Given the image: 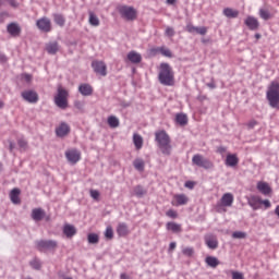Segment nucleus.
Wrapping results in <instances>:
<instances>
[{
    "mask_svg": "<svg viewBox=\"0 0 279 279\" xmlns=\"http://www.w3.org/2000/svg\"><path fill=\"white\" fill-rule=\"evenodd\" d=\"M155 141L157 147L160 149L163 156H171L173 151V146L171 145V137L167 134V131H158L155 133Z\"/></svg>",
    "mask_w": 279,
    "mask_h": 279,
    "instance_id": "1",
    "label": "nucleus"
},
{
    "mask_svg": "<svg viewBox=\"0 0 279 279\" xmlns=\"http://www.w3.org/2000/svg\"><path fill=\"white\" fill-rule=\"evenodd\" d=\"M158 80L162 86H173L174 84V74L173 69L169 63H161L158 74Z\"/></svg>",
    "mask_w": 279,
    "mask_h": 279,
    "instance_id": "2",
    "label": "nucleus"
},
{
    "mask_svg": "<svg viewBox=\"0 0 279 279\" xmlns=\"http://www.w3.org/2000/svg\"><path fill=\"white\" fill-rule=\"evenodd\" d=\"M266 99L269 102L270 108H277L279 110V84L271 83L266 93Z\"/></svg>",
    "mask_w": 279,
    "mask_h": 279,
    "instance_id": "3",
    "label": "nucleus"
},
{
    "mask_svg": "<svg viewBox=\"0 0 279 279\" xmlns=\"http://www.w3.org/2000/svg\"><path fill=\"white\" fill-rule=\"evenodd\" d=\"M66 97H69V92L62 87H58V93L54 96V104L58 108H61V110H65V108L69 107Z\"/></svg>",
    "mask_w": 279,
    "mask_h": 279,
    "instance_id": "4",
    "label": "nucleus"
},
{
    "mask_svg": "<svg viewBox=\"0 0 279 279\" xmlns=\"http://www.w3.org/2000/svg\"><path fill=\"white\" fill-rule=\"evenodd\" d=\"M192 165L206 170L215 169V163L210 159L203 157L201 154H196L192 157Z\"/></svg>",
    "mask_w": 279,
    "mask_h": 279,
    "instance_id": "5",
    "label": "nucleus"
},
{
    "mask_svg": "<svg viewBox=\"0 0 279 279\" xmlns=\"http://www.w3.org/2000/svg\"><path fill=\"white\" fill-rule=\"evenodd\" d=\"M118 12L125 21H135L137 16L136 9L133 7L120 5L118 7Z\"/></svg>",
    "mask_w": 279,
    "mask_h": 279,
    "instance_id": "6",
    "label": "nucleus"
},
{
    "mask_svg": "<svg viewBox=\"0 0 279 279\" xmlns=\"http://www.w3.org/2000/svg\"><path fill=\"white\" fill-rule=\"evenodd\" d=\"M36 27L37 29H39V32H43L44 34H49V32L53 29L51 26V20L46 16L40 17L36 21Z\"/></svg>",
    "mask_w": 279,
    "mask_h": 279,
    "instance_id": "7",
    "label": "nucleus"
},
{
    "mask_svg": "<svg viewBox=\"0 0 279 279\" xmlns=\"http://www.w3.org/2000/svg\"><path fill=\"white\" fill-rule=\"evenodd\" d=\"M35 245L39 252H43L45 250H56L58 242L56 240H38Z\"/></svg>",
    "mask_w": 279,
    "mask_h": 279,
    "instance_id": "8",
    "label": "nucleus"
},
{
    "mask_svg": "<svg viewBox=\"0 0 279 279\" xmlns=\"http://www.w3.org/2000/svg\"><path fill=\"white\" fill-rule=\"evenodd\" d=\"M65 158L70 165H77L82 160V153L76 148H71L65 151Z\"/></svg>",
    "mask_w": 279,
    "mask_h": 279,
    "instance_id": "9",
    "label": "nucleus"
},
{
    "mask_svg": "<svg viewBox=\"0 0 279 279\" xmlns=\"http://www.w3.org/2000/svg\"><path fill=\"white\" fill-rule=\"evenodd\" d=\"M92 68L94 69L95 73H97L98 75H102V77H106V75L108 74V68L106 66V63L104 61H93Z\"/></svg>",
    "mask_w": 279,
    "mask_h": 279,
    "instance_id": "10",
    "label": "nucleus"
},
{
    "mask_svg": "<svg viewBox=\"0 0 279 279\" xmlns=\"http://www.w3.org/2000/svg\"><path fill=\"white\" fill-rule=\"evenodd\" d=\"M22 97L28 104H38V93L34 90H25L22 93Z\"/></svg>",
    "mask_w": 279,
    "mask_h": 279,
    "instance_id": "11",
    "label": "nucleus"
},
{
    "mask_svg": "<svg viewBox=\"0 0 279 279\" xmlns=\"http://www.w3.org/2000/svg\"><path fill=\"white\" fill-rule=\"evenodd\" d=\"M205 245H207L209 250H217L219 247V241L216 235L207 234L205 235Z\"/></svg>",
    "mask_w": 279,
    "mask_h": 279,
    "instance_id": "12",
    "label": "nucleus"
},
{
    "mask_svg": "<svg viewBox=\"0 0 279 279\" xmlns=\"http://www.w3.org/2000/svg\"><path fill=\"white\" fill-rule=\"evenodd\" d=\"M69 132H71V126H69V124H66V122H62L56 129V134H57V136H59V138H64V136H66V134H69Z\"/></svg>",
    "mask_w": 279,
    "mask_h": 279,
    "instance_id": "13",
    "label": "nucleus"
},
{
    "mask_svg": "<svg viewBox=\"0 0 279 279\" xmlns=\"http://www.w3.org/2000/svg\"><path fill=\"white\" fill-rule=\"evenodd\" d=\"M7 32L10 36H21V25L16 22L8 24Z\"/></svg>",
    "mask_w": 279,
    "mask_h": 279,
    "instance_id": "14",
    "label": "nucleus"
},
{
    "mask_svg": "<svg viewBox=\"0 0 279 279\" xmlns=\"http://www.w3.org/2000/svg\"><path fill=\"white\" fill-rule=\"evenodd\" d=\"M46 51L50 56H56L60 51V44L58 41H50L46 44Z\"/></svg>",
    "mask_w": 279,
    "mask_h": 279,
    "instance_id": "15",
    "label": "nucleus"
},
{
    "mask_svg": "<svg viewBox=\"0 0 279 279\" xmlns=\"http://www.w3.org/2000/svg\"><path fill=\"white\" fill-rule=\"evenodd\" d=\"M220 202H221V206H225L226 208H230V206L234 204V195H232V193H226L222 195Z\"/></svg>",
    "mask_w": 279,
    "mask_h": 279,
    "instance_id": "16",
    "label": "nucleus"
},
{
    "mask_svg": "<svg viewBox=\"0 0 279 279\" xmlns=\"http://www.w3.org/2000/svg\"><path fill=\"white\" fill-rule=\"evenodd\" d=\"M128 60L131 61L132 64H141L143 57L141 53L132 50L128 53Z\"/></svg>",
    "mask_w": 279,
    "mask_h": 279,
    "instance_id": "17",
    "label": "nucleus"
},
{
    "mask_svg": "<svg viewBox=\"0 0 279 279\" xmlns=\"http://www.w3.org/2000/svg\"><path fill=\"white\" fill-rule=\"evenodd\" d=\"M31 217L34 221H43L45 219V210L43 208H35L32 210Z\"/></svg>",
    "mask_w": 279,
    "mask_h": 279,
    "instance_id": "18",
    "label": "nucleus"
},
{
    "mask_svg": "<svg viewBox=\"0 0 279 279\" xmlns=\"http://www.w3.org/2000/svg\"><path fill=\"white\" fill-rule=\"evenodd\" d=\"M63 234H65L68 239H73V236L77 234V229H75L73 225H65L63 226Z\"/></svg>",
    "mask_w": 279,
    "mask_h": 279,
    "instance_id": "19",
    "label": "nucleus"
},
{
    "mask_svg": "<svg viewBox=\"0 0 279 279\" xmlns=\"http://www.w3.org/2000/svg\"><path fill=\"white\" fill-rule=\"evenodd\" d=\"M78 92L81 95H83V97H90V95H93V86L88 84H82L78 86Z\"/></svg>",
    "mask_w": 279,
    "mask_h": 279,
    "instance_id": "20",
    "label": "nucleus"
},
{
    "mask_svg": "<svg viewBox=\"0 0 279 279\" xmlns=\"http://www.w3.org/2000/svg\"><path fill=\"white\" fill-rule=\"evenodd\" d=\"M257 190L263 195H269V193H271V187L269 186V184L267 182H263V181L257 183Z\"/></svg>",
    "mask_w": 279,
    "mask_h": 279,
    "instance_id": "21",
    "label": "nucleus"
},
{
    "mask_svg": "<svg viewBox=\"0 0 279 279\" xmlns=\"http://www.w3.org/2000/svg\"><path fill=\"white\" fill-rule=\"evenodd\" d=\"M175 203H172L173 206H185V204H189V197L184 194H177L174 196Z\"/></svg>",
    "mask_w": 279,
    "mask_h": 279,
    "instance_id": "22",
    "label": "nucleus"
},
{
    "mask_svg": "<svg viewBox=\"0 0 279 279\" xmlns=\"http://www.w3.org/2000/svg\"><path fill=\"white\" fill-rule=\"evenodd\" d=\"M225 165L227 167H236L239 165V157L232 154L227 155Z\"/></svg>",
    "mask_w": 279,
    "mask_h": 279,
    "instance_id": "23",
    "label": "nucleus"
},
{
    "mask_svg": "<svg viewBox=\"0 0 279 279\" xmlns=\"http://www.w3.org/2000/svg\"><path fill=\"white\" fill-rule=\"evenodd\" d=\"M260 198L259 196H251L248 198V206L253 208V210H258L260 208Z\"/></svg>",
    "mask_w": 279,
    "mask_h": 279,
    "instance_id": "24",
    "label": "nucleus"
},
{
    "mask_svg": "<svg viewBox=\"0 0 279 279\" xmlns=\"http://www.w3.org/2000/svg\"><path fill=\"white\" fill-rule=\"evenodd\" d=\"M245 25H247L248 29H258V20L254 16H248L245 20Z\"/></svg>",
    "mask_w": 279,
    "mask_h": 279,
    "instance_id": "25",
    "label": "nucleus"
},
{
    "mask_svg": "<svg viewBox=\"0 0 279 279\" xmlns=\"http://www.w3.org/2000/svg\"><path fill=\"white\" fill-rule=\"evenodd\" d=\"M21 195V190L13 189L10 193V199L13 204H21V198L19 197Z\"/></svg>",
    "mask_w": 279,
    "mask_h": 279,
    "instance_id": "26",
    "label": "nucleus"
},
{
    "mask_svg": "<svg viewBox=\"0 0 279 279\" xmlns=\"http://www.w3.org/2000/svg\"><path fill=\"white\" fill-rule=\"evenodd\" d=\"M205 263L206 265H208V267H211L213 269H215L219 265V259L215 256H207L205 258Z\"/></svg>",
    "mask_w": 279,
    "mask_h": 279,
    "instance_id": "27",
    "label": "nucleus"
},
{
    "mask_svg": "<svg viewBox=\"0 0 279 279\" xmlns=\"http://www.w3.org/2000/svg\"><path fill=\"white\" fill-rule=\"evenodd\" d=\"M133 167L134 169H136V171L143 173V171H145V160H143L142 158L135 159L133 161Z\"/></svg>",
    "mask_w": 279,
    "mask_h": 279,
    "instance_id": "28",
    "label": "nucleus"
},
{
    "mask_svg": "<svg viewBox=\"0 0 279 279\" xmlns=\"http://www.w3.org/2000/svg\"><path fill=\"white\" fill-rule=\"evenodd\" d=\"M53 21L59 27H64V23H66V20L64 19L63 14L54 13L53 14Z\"/></svg>",
    "mask_w": 279,
    "mask_h": 279,
    "instance_id": "29",
    "label": "nucleus"
},
{
    "mask_svg": "<svg viewBox=\"0 0 279 279\" xmlns=\"http://www.w3.org/2000/svg\"><path fill=\"white\" fill-rule=\"evenodd\" d=\"M117 232L119 236H126L129 230H128V225L125 222H121L118 225Z\"/></svg>",
    "mask_w": 279,
    "mask_h": 279,
    "instance_id": "30",
    "label": "nucleus"
},
{
    "mask_svg": "<svg viewBox=\"0 0 279 279\" xmlns=\"http://www.w3.org/2000/svg\"><path fill=\"white\" fill-rule=\"evenodd\" d=\"M223 15L227 16V19H236V16H239V11L226 8L223 9Z\"/></svg>",
    "mask_w": 279,
    "mask_h": 279,
    "instance_id": "31",
    "label": "nucleus"
},
{
    "mask_svg": "<svg viewBox=\"0 0 279 279\" xmlns=\"http://www.w3.org/2000/svg\"><path fill=\"white\" fill-rule=\"evenodd\" d=\"M175 121L179 125H186V123H189V118L184 113H178L175 116Z\"/></svg>",
    "mask_w": 279,
    "mask_h": 279,
    "instance_id": "32",
    "label": "nucleus"
},
{
    "mask_svg": "<svg viewBox=\"0 0 279 279\" xmlns=\"http://www.w3.org/2000/svg\"><path fill=\"white\" fill-rule=\"evenodd\" d=\"M89 25H92L93 27H99V17H97V15H95V13H93L92 11L89 12Z\"/></svg>",
    "mask_w": 279,
    "mask_h": 279,
    "instance_id": "33",
    "label": "nucleus"
},
{
    "mask_svg": "<svg viewBox=\"0 0 279 279\" xmlns=\"http://www.w3.org/2000/svg\"><path fill=\"white\" fill-rule=\"evenodd\" d=\"M133 143L136 147V149H142L143 147V137L138 134L133 135Z\"/></svg>",
    "mask_w": 279,
    "mask_h": 279,
    "instance_id": "34",
    "label": "nucleus"
},
{
    "mask_svg": "<svg viewBox=\"0 0 279 279\" xmlns=\"http://www.w3.org/2000/svg\"><path fill=\"white\" fill-rule=\"evenodd\" d=\"M167 230H170L171 232H181L182 227L175 222H168Z\"/></svg>",
    "mask_w": 279,
    "mask_h": 279,
    "instance_id": "35",
    "label": "nucleus"
},
{
    "mask_svg": "<svg viewBox=\"0 0 279 279\" xmlns=\"http://www.w3.org/2000/svg\"><path fill=\"white\" fill-rule=\"evenodd\" d=\"M109 128H119V118L110 116L107 120Z\"/></svg>",
    "mask_w": 279,
    "mask_h": 279,
    "instance_id": "36",
    "label": "nucleus"
},
{
    "mask_svg": "<svg viewBox=\"0 0 279 279\" xmlns=\"http://www.w3.org/2000/svg\"><path fill=\"white\" fill-rule=\"evenodd\" d=\"M87 241L90 245H97V243H99V235L96 233H89L87 235Z\"/></svg>",
    "mask_w": 279,
    "mask_h": 279,
    "instance_id": "37",
    "label": "nucleus"
},
{
    "mask_svg": "<svg viewBox=\"0 0 279 279\" xmlns=\"http://www.w3.org/2000/svg\"><path fill=\"white\" fill-rule=\"evenodd\" d=\"M145 193H147L145 191V189H143V186L137 185L134 187V194L136 195V197H143V195H145Z\"/></svg>",
    "mask_w": 279,
    "mask_h": 279,
    "instance_id": "38",
    "label": "nucleus"
},
{
    "mask_svg": "<svg viewBox=\"0 0 279 279\" xmlns=\"http://www.w3.org/2000/svg\"><path fill=\"white\" fill-rule=\"evenodd\" d=\"M105 238L108 239L109 241L114 238V231L112 230V227H107L105 231Z\"/></svg>",
    "mask_w": 279,
    "mask_h": 279,
    "instance_id": "39",
    "label": "nucleus"
},
{
    "mask_svg": "<svg viewBox=\"0 0 279 279\" xmlns=\"http://www.w3.org/2000/svg\"><path fill=\"white\" fill-rule=\"evenodd\" d=\"M245 236H247V234L243 231H235L232 233L233 239H245Z\"/></svg>",
    "mask_w": 279,
    "mask_h": 279,
    "instance_id": "40",
    "label": "nucleus"
},
{
    "mask_svg": "<svg viewBox=\"0 0 279 279\" xmlns=\"http://www.w3.org/2000/svg\"><path fill=\"white\" fill-rule=\"evenodd\" d=\"M161 56H165L166 58H173V54L171 53V50L165 47H161Z\"/></svg>",
    "mask_w": 279,
    "mask_h": 279,
    "instance_id": "41",
    "label": "nucleus"
},
{
    "mask_svg": "<svg viewBox=\"0 0 279 279\" xmlns=\"http://www.w3.org/2000/svg\"><path fill=\"white\" fill-rule=\"evenodd\" d=\"M165 34H166V36H168L169 38H173V36H175V31L173 29V27L168 26V27L166 28Z\"/></svg>",
    "mask_w": 279,
    "mask_h": 279,
    "instance_id": "42",
    "label": "nucleus"
},
{
    "mask_svg": "<svg viewBox=\"0 0 279 279\" xmlns=\"http://www.w3.org/2000/svg\"><path fill=\"white\" fill-rule=\"evenodd\" d=\"M232 279H245L243 272H239L236 270H231Z\"/></svg>",
    "mask_w": 279,
    "mask_h": 279,
    "instance_id": "43",
    "label": "nucleus"
},
{
    "mask_svg": "<svg viewBox=\"0 0 279 279\" xmlns=\"http://www.w3.org/2000/svg\"><path fill=\"white\" fill-rule=\"evenodd\" d=\"M31 267H33V269H40V260L38 259H33L31 260Z\"/></svg>",
    "mask_w": 279,
    "mask_h": 279,
    "instance_id": "44",
    "label": "nucleus"
},
{
    "mask_svg": "<svg viewBox=\"0 0 279 279\" xmlns=\"http://www.w3.org/2000/svg\"><path fill=\"white\" fill-rule=\"evenodd\" d=\"M162 47H156V48H151L149 50L150 56H158V53H161Z\"/></svg>",
    "mask_w": 279,
    "mask_h": 279,
    "instance_id": "45",
    "label": "nucleus"
},
{
    "mask_svg": "<svg viewBox=\"0 0 279 279\" xmlns=\"http://www.w3.org/2000/svg\"><path fill=\"white\" fill-rule=\"evenodd\" d=\"M208 32V29L204 26L202 27H196V34H199L201 36H206V33Z\"/></svg>",
    "mask_w": 279,
    "mask_h": 279,
    "instance_id": "46",
    "label": "nucleus"
},
{
    "mask_svg": "<svg viewBox=\"0 0 279 279\" xmlns=\"http://www.w3.org/2000/svg\"><path fill=\"white\" fill-rule=\"evenodd\" d=\"M186 31H187L190 34H196L197 26H194V25H192V24H187V25H186Z\"/></svg>",
    "mask_w": 279,
    "mask_h": 279,
    "instance_id": "47",
    "label": "nucleus"
},
{
    "mask_svg": "<svg viewBox=\"0 0 279 279\" xmlns=\"http://www.w3.org/2000/svg\"><path fill=\"white\" fill-rule=\"evenodd\" d=\"M193 247H184L182 250V254H184V256H191L193 254Z\"/></svg>",
    "mask_w": 279,
    "mask_h": 279,
    "instance_id": "48",
    "label": "nucleus"
},
{
    "mask_svg": "<svg viewBox=\"0 0 279 279\" xmlns=\"http://www.w3.org/2000/svg\"><path fill=\"white\" fill-rule=\"evenodd\" d=\"M259 14H260V16L264 19V21L269 20V11L262 9V10L259 11Z\"/></svg>",
    "mask_w": 279,
    "mask_h": 279,
    "instance_id": "49",
    "label": "nucleus"
},
{
    "mask_svg": "<svg viewBox=\"0 0 279 279\" xmlns=\"http://www.w3.org/2000/svg\"><path fill=\"white\" fill-rule=\"evenodd\" d=\"M167 217H170L171 219H175V217H178V213L173 209H169L167 213H166Z\"/></svg>",
    "mask_w": 279,
    "mask_h": 279,
    "instance_id": "50",
    "label": "nucleus"
},
{
    "mask_svg": "<svg viewBox=\"0 0 279 279\" xmlns=\"http://www.w3.org/2000/svg\"><path fill=\"white\" fill-rule=\"evenodd\" d=\"M19 147H21V149H26L27 148V141L21 138L17 141Z\"/></svg>",
    "mask_w": 279,
    "mask_h": 279,
    "instance_id": "51",
    "label": "nucleus"
},
{
    "mask_svg": "<svg viewBox=\"0 0 279 279\" xmlns=\"http://www.w3.org/2000/svg\"><path fill=\"white\" fill-rule=\"evenodd\" d=\"M90 197L93 198V199H99V191H97V190H90Z\"/></svg>",
    "mask_w": 279,
    "mask_h": 279,
    "instance_id": "52",
    "label": "nucleus"
},
{
    "mask_svg": "<svg viewBox=\"0 0 279 279\" xmlns=\"http://www.w3.org/2000/svg\"><path fill=\"white\" fill-rule=\"evenodd\" d=\"M259 204H263V205L265 206V208H271V202H269V199L263 201V199L260 198Z\"/></svg>",
    "mask_w": 279,
    "mask_h": 279,
    "instance_id": "53",
    "label": "nucleus"
},
{
    "mask_svg": "<svg viewBox=\"0 0 279 279\" xmlns=\"http://www.w3.org/2000/svg\"><path fill=\"white\" fill-rule=\"evenodd\" d=\"M22 80H24V82H27V83L32 82V74H27V73L22 74Z\"/></svg>",
    "mask_w": 279,
    "mask_h": 279,
    "instance_id": "54",
    "label": "nucleus"
},
{
    "mask_svg": "<svg viewBox=\"0 0 279 279\" xmlns=\"http://www.w3.org/2000/svg\"><path fill=\"white\" fill-rule=\"evenodd\" d=\"M9 5H11V8H19V2L16 0H7Z\"/></svg>",
    "mask_w": 279,
    "mask_h": 279,
    "instance_id": "55",
    "label": "nucleus"
},
{
    "mask_svg": "<svg viewBox=\"0 0 279 279\" xmlns=\"http://www.w3.org/2000/svg\"><path fill=\"white\" fill-rule=\"evenodd\" d=\"M0 62L2 64H5V62H8V57L3 54V52H0Z\"/></svg>",
    "mask_w": 279,
    "mask_h": 279,
    "instance_id": "56",
    "label": "nucleus"
},
{
    "mask_svg": "<svg viewBox=\"0 0 279 279\" xmlns=\"http://www.w3.org/2000/svg\"><path fill=\"white\" fill-rule=\"evenodd\" d=\"M227 150L228 149L223 146H219L218 149H217L218 154H226Z\"/></svg>",
    "mask_w": 279,
    "mask_h": 279,
    "instance_id": "57",
    "label": "nucleus"
},
{
    "mask_svg": "<svg viewBox=\"0 0 279 279\" xmlns=\"http://www.w3.org/2000/svg\"><path fill=\"white\" fill-rule=\"evenodd\" d=\"M178 244L175 242H171L169 245V252H173V250L177 247Z\"/></svg>",
    "mask_w": 279,
    "mask_h": 279,
    "instance_id": "58",
    "label": "nucleus"
},
{
    "mask_svg": "<svg viewBox=\"0 0 279 279\" xmlns=\"http://www.w3.org/2000/svg\"><path fill=\"white\" fill-rule=\"evenodd\" d=\"M120 279H131L130 276H128L125 272H122L120 275Z\"/></svg>",
    "mask_w": 279,
    "mask_h": 279,
    "instance_id": "59",
    "label": "nucleus"
},
{
    "mask_svg": "<svg viewBox=\"0 0 279 279\" xmlns=\"http://www.w3.org/2000/svg\"><path fill=\"white\" fill-rule=\"evenodd\" d=\"M257 124L256 120L248 122V128H254Z\"/></svg>",
    "mask_w": 279,
    "mask_h": 279,
    "instance_id": "60",
    "label": "nucleus"
},
{
    "mask_svg": "<svg viewBox=\"0 0 279 279\" xmlns=\"http://www.w3.org/2000/svg\"><path fill=\"white\" fill-rule=\"evenodd\" d=\"M185 186H186V189H193L194 184H193V182H186Z\"/></svg>",
    "mask_w": 279,
    "mask_h": 279,
    "instance_id": "61",
    "label": "nucleus"
},
{
    "mask_svg": "<svg viewBox=\"0 0 279 279\" xmlns=\"http://www.w3.org/2000/svg\"><path fill=\"white\" fill-rule=\"evenodd\" d=\"M9 149H10V151L14 150V143L9 142Z\"/></svg>",
    "mask_w": 279,
    "mask_h": 279,
    "instance_id": "62",
    "label": "nucleus"
},
{
    "mask_svg": "<svg viewBox=\"0 0 279 279\" xmlns=\"http://www.w3.org/2000/svg\"><path fill=\"white\" fill-rule=\"evenodd\" d=\"M275 215H277V217H279V205L275 209Z\"/></svg>",
    "mask_w": 279,
    "mask_h": 279,
    "instance_id": "63",
    "label": "nucleus"
},
{
    "mask_svg": "<svg viewBox=\"0 0 279 279\" xmlns=\"http://www.w3.org/2000/svg\"><path fill=\"white\" fill-rule=\"evenodd\" d=\"M207 86L208 88H215V83H208Z\"/></svg>",
    "mask_w": 279,
    "mask_h": 279,
    "instance_id": "64",
    "label": "nucleus"
}]
</instances>
